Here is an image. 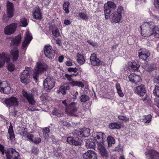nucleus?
<instances>
[{"instance_id": "obj_1", "label": "nucleus", "mask_w": 159, "mask_h": 159, "mask_svg": "<svg viewBox=\"0 0 159 159\" xmlns=\"http://www.w3.org/2000/svg\"><path fill=\"white\" fill-rule=\"evenodd\" d=\"M142 30L141 34L144 37H154L159 38V28L155 27L152 22H146L140 26Z\"/></svg>"}, {"instance_id": "obj_2", "label": "nucleus", "mask_w": 159, "mask_h": 159, "mask_svg": "<svg viewBox=\"0 0 159 159\" xmlns=\"http://www.w3.org/2000/svg\"><path fill=\"white\" fill-rule=\"evenodd\" d=\"M94 139L96 141L98 146V149L100 153L103 157L107 158L108 157V155L107 151L103 145L104 137L105 135L104 133L100 132L95 134Z\"/></svg>"}, {"instance_id": "obj_3", "label": "nucleus", "mask_w": 159, "mask_h": 159, "mask_svg": "<svg viewBox=\"0 0 159 159\" xmlns=\"http://www.w3.org/2000/svg\"><path fill=\"white\" fill-rule=\"evenodd\" d=\"M0 152L2 155L5 154L6 159H22L19 157L20 154L15 149L9 148L6 150L4 146L0 143Z\"/></svg>"}, {"instance_id": "obj_4", "label": "nucleus", "mask_w": 159, "mask_h": 159, "mask_svg": "<svg viewBox=\"0 0 159 159\" xmlns=\"http://www.w3.org/2000/svg\"><path fill=\"white\" fill-rule=\"evenodd\" d=\"M5 62L8 65V70L11 71H14L15 69V66L12 63L10 62V59L7 54L4 52L0 53V67L4 66Z\"/></svg>"}, {"instance_id": "obj_5", "label": "nucleus", "mask_w": 159, "mask_h": 159, "mask_svg": "<svg viewBox=\"0 0 159 159\" xmlns=\"http://www.w3.org/2000/svg\"><path fill=\"white\" fill-rule=\"evenodd\" d=\"M47 68V65L46 64L40 62H37L34 71L33 78L34 79L37 81L39 74L41 73L43 70H46Z\"/></svg>"}, {"instance_id": "obj_6", "label": "nucleus", "mask_w": 159, "mask_h": 159, "mask_svg": "<svg viewBox=\"0 0 159 159\" xmlns=\"http://www.w3.org/2000/svg\"><path fill=\"white\" fill-rule=\"evenodd\" d=\"M116 7V5L113 2L108 1L107 3L104 4V12L105 18L108 19L110 16L111 12L114 11Z\"/></svg>"}, {"instance_id": "obj_7", "label": "nucleus", "mask_w": 159, "mask_h": 159, "mask_svg": "<svg viewBox=\"0 0 159 159\" xmlns=\"http://www.w3.org/2000/svg\"><path fill=\"white\" fill-rule=\"evenodd\" d=\"M74 136L80 138L87 137L90 135V129L89 128H83L80 130L76 129L73 132Z\"/></svg>"}, {"instance_id": "obj_8", "label": "nucleus", "mask_w": 159, "mask_h": 159, "mask_svg": "<svg viewBox=\"0 0 159 159\" xmlns=\"http://www.w3.org/2000/svg\"><path fill=\"white\" fill-rule=\"evenodd\" d=\"M32 68L30 67H25V69L22 72L20 75L21 81L23 83L27 84L29 82L28 76L30 75V72Z\"/></svg>"}, {"instance_id": "obj_9", "label": "nucleus", "mask_w": 159, "mask_h": 159, "mask_svg": "<svg viewBox=\"0 0 159 159\" xmlns=\"http://www.w3.org/2000/svg\"><path fill=\"white\" fill-rule=\"evenodd\" d=\"M55 80L52 77H48L43 81L44 89L46 90L51 89L55 85Z\"/></svg>"}, {"instance_id": "obj_10", "label": "nucleus", "mask_w": 159, "mask_h": 159, "mask_svg": "<svg viewBox=\"0 0 159 159\" xmlns=\"http://www.w3.org/2000/svg\"><path fill=\"white\" fill-rule=\"evenodd\" d=\"M144 154L147 159H159V152L154 149L147 150Z\"/></svg>"}, {"instance_id": "obj_11", "label": "nucleus", "mask_w": 159, "mask_h": 159, "mask_svg": "<svg viewBox=\"0 0 159 159\" xmlns=\"http://www.w3.org/2000/svg\"><path fill=\"white\" fill-rule=\"evenodd\" d=\"M134 93L140 96H143L145 95L146 96V91L144 86L143 84H140L134 88Z\"/></svg>"}, {"instance_id": "obj_12", "label": "nucleus", "mask_w": 159, "mask_h": 159, "mask_svg": "<svg viewBox=\"0 0 159 159\" xmlns=\"http://www.w3.org/2000/svg\"><path fill=\"white\" fill-rule=\"evenodd\" d=\"M32 39V37L28 31L26 32L25 34V36L23 42L22 43V49L23 50H25L30 42Z\"/></svg>"}, {"instance_id": "obj_13", "label": "nucleus", "mask_w": 159, "mask_h": 159, "mask_svg": "<svg viewBox=\"0 0 159 159\" xmlns=\"http://www.w3.org/2000/svg\"><path fill=\"white\" fill-rule=\"evenodd\" d=\"M82 141L77 137H68L67 139V142L70 144L77 146L80 145L82 144Z\"/></svg>"}, {"instance_id": "obj_14", "label": "nucleus", "mask_w": 159, "mask_h": 159, "mask_svg": "<svg viewBox=\"0 0 159 159\" xmlns=\"http://www.w3.org/2000/svg\"><path fill=\"white\" fill-rule=\"evenodd\" d=\"M17 25V24L14 23L8 25L4 29L5 34L10 35L13 33L16 30Z\"/></svg>"}, {"instance_id": "obj_15", "label": "nucleus", "mask_w": 159, "mask_h": 159, "mask_svg": "<svg viewBox=\"0 0 159 159\" xmlns=\"http://www.w3.org/2000/svg\"><path fill=\"white\" fill-rule=\"evenodd\" d=\"M44 50L45 55L48 58L52 59L54 57L55 52L50 45H46L44 48Z\"/></svg>"}, {"instance_id": "obj_16", "label": "nucleus", "mask_w": 159, "mask_h": 159, "mask_svg": "<svg viewBox=\"0 0 159 159\" xmlns=\"http://www.w3.org/2000/svg\"><path fill=\"white\" fill-rule=\"evenodd\" d=\"M4 102L8 107H17L18 102L17 99L14 97H11L5 100Z\"/></svg>"}, {"instance_id": "obj_17", "label": "nucleus", "mask_w": 159, "mask_h": 159, "mask_svg": "<svg viewBox=\"0 0 159 159\" xmlns=\"http://www.w3.org/2000/svg\"><path fill=\"white\" fill-rule=\"evenodd\" d=\"M84 159H98L97 155L95 152L92 150H88L83 155Z\"/></svg>"}, {"instance_id": "obj_18", "label": "nucleus", "mask_w": 159, "mask_h": 159, "mask_svg": "<svg viewBox=\"0 0 159 159\" xmlns=\"http://www.w3.org/2000/svg\"><path fill=\"white\" fill-rule=\"evenodd\" d=\"M22 94L23 96L27 100L30 104L33 105L35 103L34 95L32 93H28L24 90H23Z\"/></svg>"}, {"instance_id": "obj_19", "label": "nucleus", "mask_w": 159, "mask_h": 159, "mask_svg": "<svg viewBox=\"0 0 159 159\" xmlns=\"http://www.w3.org/2000/svg\"><path fill=\"white\" fill-rule=\"evenodd\" d=\"M150 56V54L147 50L142 48L139 50L138 56L143 60H147Z\"/></svg>"}, {"instance_id": "obj_20", "label": "nucleus", "mask_w": 159, "mask_h": 159, "mask_svg": "<svg viewBox=\"0 0 159 159\" xmlns=\"http://www.w3.org/2000/svg\"><path fill=\"white\" fill-rule=\"evenodd\" d=\"M7 12L9 17H12L14 15V10L13 4L9 1L7 4Z\"/></svg>"}, {"instance_id": "obj_21", "label": "nucleus", "mask_w": 159, "mask_h": 159, "mask_svg": "<svg viewBox=\"0 0 159 159\" xmlns=\"http://www.w3.org/2000/svg\"><path fill=\"white\" fill-rule=\"evenodd\" d=\"M11 88L7 83L0 82V91L6 94H8L10 92Z\"/></svg>"}, {"instance_id": "obj_22", "label": "nucleus", "mask_w": 159, "mask_h": 159, "mask_svg": "<svg viewBox=\"0 0 159 159\" xmlns=\"http://www.w3.org/2000/svg\"><path fill=\"white\" fill-rule=\"evenodd\" d=\"M91 64L94 66H99L100 64V61L98 58L95 54H91L90 57Z\"/></svg>"}, {"instance_id": "obj_23", "label": "nucleus", "mask_w": 159, "mask_h": 159, "mask_svg": "<svg viewBox=\"0 0 159 159\" xmlns=\"http://www.w3.org/2000/svg\"><path fill=\"white\" fill-rule=\"evenodd\" d=\"M10 55L13 61H16L19 57L18 49L16 48L12 49L10 52Z\"/></svg>"}, {"instance_id": "obj_24", "label": "nucleus", "mask_w": 159, "mask_h": 159, "mask_svg": "<svg viewBox=\"0 0 159 159\" xmlns=\"http://www.w3.org/2000/svg\"><path fill=\"white\" fill-rule=\"evenodd\" d=\"M110 14V17L113 22L116 23L119 22L121 19V17L120 15L117 14L116 12H112Z\"/></svg>"}, {"instance_id": "obj_25", "label": "nucleus", "mask_w": 159, "mask_h": 159, "mask_svg": "<svg viewBox=\"0 0 159 159\" xmlns=\"http://www.w3.org/2000/svg\"><path fill=\"white\" fill-rule=\"evenodd\" d=\"M8 134L9 135V138L11 142L15 140V135L14 132L13 126L11 123L8 129Z\"/></svg>"}, {"instance_id": "obj_26", "label": "nucleus", "mask_w": 159, "mask_h": 159, "mask_svg": "<svg viewBox=\"0 0 159 159\" xmlns=\"http://www.w3.org/2000/svg\"><path fill=\"white\" fill-rule=\"evenodd\" d=\"M21 38V36L20 34L15 36L12 39L10 43L11 45H19L20 42Z\"/></svg>"}, {"instance_id": "obj_27", "label": "nucleus", "mask_w": 159, "mask_h": 159, "mask_svg": "<svg viewBox=\"0 0 159 159\" xmlns=\"http://www.w3.org/2000/svg\"><path fill=\"white\" fill-rule=\"evenodd\" d=\"M129 65V69L133 71L137 70L140 67V65L137 61L131 62Z\"/></svg>"}, {"instance_id": "obj_28", "label": "nucleus", "mask_w": 159, "mask_h": 159, "mask_svg": "<svg viewBox=\"0 0 159 159\" xmlns=\"http://www.w3.org/2000/svg\"><path fill=\"white\" fill-rule=\"evenodd\" d=\"M18 132L20 135L24 137L26 135L27 129L26 127L18 126Z\"/></svg>"}, {"instance_id": "obj_29", "label": "nucleus", "mask_w": 159, "mask_h": 159, "mask_svg": "<svg viewBox=\"0 0 159 159\" xmlns=\"http://www.w3.org/2000/svg\"><path fill=\"white\" fill-rule=\"evenodd\" d=\"M33 16L36 19L40 20L42 19V14L39 8L35 10L33 12Z\"/></svg>"}, {"instance_id": "obj_30", "label": "nucleus", "mask_w": 159, "mask_h": 159, "mask_svg": "<svg viewBox=\"0 0 159 159\" xmlns=\"http://www.w3.org/2000/svg\"><path fill=\"white\" fill-rule=\"evenodd\" d=\"M85 145L87 148H95V143L91 139H88L85 140Z\"/></svg>"}, {"instance_id": "obj_31", "label": "nucleus", "mask_w": 159, "mask_h": 159, "mask_svg": "<svg viewBox=\"0 0 159 159\" xmlns=\"http://www.w3.org/2000/svg\"><path fill=\"white\" fill-rule=\"evenodd\" d=\"M69 84L73 86H77L82 88L84 86V84L81 81H72L71 82H69Z\"/></svg>"}, {"instance_id": "obj_32", "label": "nucleus", "mask_w": 159, "mask_h": 159, "mask_svg": "<svg viewBox=\"0 0 159 159\" xmlns=\"http://www.w3.org/2000/svg\"><path fill=\"white\" fill-rule=\"evenodd\" d=\"M109 127L111 129H119L121 127V125L117 123H111L109 124Z\"/></svg>"}, {"instance_id": "obj_33", "label": "nucleus", "mask_w": 159, "mask_h": 159, "mask_svg": "<svg viewBox=\"0 0 159 159\" xmlns=\"http://www.w3.org/2000/svg\"><path fill=\"white\" fill-rule=\"evenodd\" d=\"M50 131V130L49 127H45L43 129V135L45 139H48L49 137L48 133H49Z\"/></svg>"}, {"instance_id": "obj_34", "label": "nucleus", "mask_w": 159, "mask_h": 159, "mask_svg": "<svg viewBox=\"0 0 159 159\" xmlns=\"http://www.w3.org/2000/svg\"><path fill=\"white\" fill-rule=\"evenodd\" d=\"M107 140L109 147H111L112 144H114L115 143V139L111 136H109L108 137Z\"/></svg>"}, {"instance_id": "obj_35", "label": "nucleus", "mask_w": 159, "mask_h": 159, "mask_svg": "<svg viewBox=\"0 0 159 159\" xmlns=\"http://www.w3.org/2000/svg\"><path fill=\"white\" fill-rule=\"evenodd\" d=\"M116 87L118 95L120 97H123L124 96V94L122 92L119 84L118 83H116Z\"/></svg>"}, {"instance_id": "obj_36", "label": "nucleus", "mask_w": 159, "mask_h": 159, "mask_svg": "<svg viewBox=\"0 0 159 159\" xmlns=\"http://www.w3.org/2000/svg\"><path fill=\"white\" fill-rule=\"evenodd\" d=\"M70 6V3L69 2H65L63 4V9L66 13L68 14L69 12V7Z\"/></svg>"}, {"instance_id": "obj_37", "label": "nucleus", "mask_w": 159, "mask_h": 159, "mask_svg": "<svg viewBox=\"0 0 159 159\" xmlns=\"http://www.w3.org/2000/svg\"><path fill=\"white\" fill-rule=\"evenodd\" d=\"M52 114L53 115L56 116L58 117H60L63 115V113L61 110H53Z\"/></svg>"}, {"instance_id": "obj_38", "label": "nucleus", "mask_w": 159, "mask_h": 159, "mask_svg": "<svg viewBox=\"0 0 159 159\" xmlns=\"http://www.w3.org/2000/svg\"><path fill=\"white\" fill-rule=\"evenodd\" d=\"M89 99V97L85 94L82 95L80 97V101L82 102H85Z\"/></svg>"}, {"instance_id": "obj_39", "label": "nucleus", "mask_w": 159, "mask_h": 159, "mask_svg": "<svg viewBox=\"0 0 159 159\" xmlns=\"http://www.w3.org/2000/svg\"><path fill=\"white\" fill-rule=\"evenodd\" d=\"M78 110H65V111L67 114L71 116H77L76 112Z\"/></svg>"}, {"instance_id": "obj_40", "label": "nucleus", "mask_w": 159, "mask_h": 159, "mask_svg": "<svg viewBox=\"0 0 159 159\" xmlns=\"http://www.w3.org/2000/svg\"><path fill=\"white\" fill-rule=\"evenodd\" d=\"M156 68L155 65L154 64H152L148 65L146 67V68L147 71L150 72L155 70Z\"/></svg>"}, {"instance_id": "obj_41", "label": "nucleus", "mask_w": 159, "mask_h": 159, "mask_svg": "<svg viewBox=\"0 0 159 159\" xmlns=\"http://www.w3.org/2000/svg\"><path fill=\"white\" fill-rule=\"evenodd\" d=\"M152 118V116L150 114L144 116V119L143 120V122L145 123H149L151 121Z\"/></svg>"}, {"instance_id": "obj_42", "label": "nucleus", "mask_w": 159, "mask_h": 159, "mask_svg": "<svg viewBox=\"0 0 159 159\" xmlns=\"http://www.w3.org/2000/svg\"><path fill=\"white\" fill-rule=\"evenodd\" d=\"M153 94L156 97L159 98V86L155 85V88L153 90Z\"/></svg>"}, {"instance_id": "obj_43", "label": "nucleus", "mask_w": 159, "mask_h": 159, "mask_svg": "<svg viewBox=\"0 0 159 159\" xmlns=\"http://www.w3.org/2000/svg\"><path fill=\"white\" fill-rule=\"evenodd\" d=\"M52 35L55 36V38H57L59 36H61L60 33L58 29L55 28L52 31Z\"/></svg>"}, {"instance_id": "obj_44", "label": "nucleus", "mask_w": 159, "mask_h": 159, "mask_svg": "<svg viewBox=\"0 0 159 159\" xmlns=\"http://www.w3.org/2000/svg\"><path fill=\"white\" fill-rule=\"evenodd\" d=\"M141 78L139 75H135V80L134 83L136 85H139L141 84Z\"/></svg>"}, {"instance_id": "obj_45", "label": "nucleus", "mask_w": 159, "mask_h": 159, "mask_svg": "<svg viewBox=\"0 0 159 159\" xmlns=\"http://www.w3.org/2000/svg\"><path fill=\"white\" fill-rule=\"evenodd\" d=\"M48 97V96L47 94L43 93L40 96V99L42 102H45L47 100Z\"/></svg>"}, {"instance_id": "obj_46", "label": "nucleus", "mask_w": 159, "mask_h": 159, "mask_svg": "<svg viewBox=\"0 0 159 159\" xmlns=\"http://www.w3.org/2000/svg\"><path fill=\"white\" fill-rule=\"evenodd\" d=\"M30 151L31 153L37 155L39 153V150L37 147L35 146H33L31 148Z\"/></svg>"}, {"instance_id": "obj_47", "label": "nucleus", "mask_w": 159, "mask_h": 159, "mask_svg": "<svg viewBox=\"0 0 159 159\" xmlns=\"http://www.w3.org/2000/svg\"><path fill=\"white\" fill-rule=\"evenodd\" d=\"M124 11L123 7L121 6H120L118 7L116 12H115L117 14L120 15V16L122 17V15L124 14Z\"/></svg>"}, {"instance_id": "obj_48", "label": "nucleus", "mask_w": 159, "mask_h": 159, "mask_svg": "<svg viewBox=\"0 0 159 159\" xmlns=\"http://www.w3.org/2000/svg\"><path fill=\"white\" fill-rule=\"evenodd\" d=\"M57 92L58 93H61L63 94H65L66 93V91L65 89V86H61Z\"/></svg>"}, {"instance_id": "obj_49", "label": "nucleus", "mask_w": 159, "mask_h": 159, "mask_svg": "<svg viewBox=\"0 0 159 159\" xmlns=\"http://www.w3.org/2000/svg\"><path fill=\"white\" fill-rule=\"evenodd\" d=\"M79 17L83 20H87L88 19V17L87 15L83 12H81L79 13Z\"/></svg>"}, {"instance_id": "obj_50", "label": "nucleus", "mask_w": 159, "mask_h": 159, "mask_svg": "<svg viewBox=\"0 0 159 159\" xmlns=\"http://www.w3.org/2000/svg\"><path fill=\"white\" fill-rule=\"evenodd\" d=\"M137 75L134 74H132L129 75L128 76L129 81L132 83H134V82L135 75Z\"/></svg>"}, {"instance_id": "obj_51", "label": "nucleus", "mask_w": 159, "mask_h": 159, "mask_svg": "<svg viewBox=\"0 0 159 159\" xmlns=\"http://www.w3.org/2000/svg\"><path fill=\"white\" fill-rule=\"evenodd\" d=\"M118 118L119 120H122L124 122H128L129 120V118L123 116H118Z\"/></svg>"}, {"instance_id": "obj_52", "label": "nucleus", "mask_w": 159, "mask_h": 159, "mask_svg": "<svg viewBox=\"0 0 159 159\" xmlns=\"http://www.w3.org/2000/svg\"><path fill=\"white\" fill-rule=\"evenodd\" d=\"M77 103L75 102H71L68 106L67 108L70 109H74L76 106Z\"/></svg>"}, {"instance_id": "obj_53", "label": "nucleus", "mask_w": 159, "mask_h": 159, "mask_svg": "<svg viewBox=\"0 0 159 159\" xmlns=\"http://www.w3.org/2000/svg\"><path fill=\"white\" fill-rule=\"evenodd\" d=\"M21 23L22 24V26L24 27H26L28 25L27 20L25 18H22L20 20Z\"/></svg>"}, {"instance_id": "obj_54", "label": "nucleus", "mask_w": 159, "mask_h": 159, "mask_svg": "<svg viewBox=\"0 0 159 159\" xmlns=\"http://www.w3.org/2000/svg\"><path fill=\"white\" fill-rule=\"evenodd\" d=\"M59 124L63 126H69L70 125V123H68L66 121L61 120L60 121Z\"/></svg>"}, {"instance_id": "obj_55", "label": "nucleus", "mask_w": 159, "mask_h": 159, "mask_svg": "<svg viewBox=\"0 0 159 159\" xmlns=\"http://www.w3.org/2000/svg\"><path fill=\"white\" fill-rule=\"evenodd\" d=\"M27 138L30 142H33L34 135L32 134H28L27 136Z\"/></svg>"}, {"instance_id": "obj_56", "label": "nucleus", "mask_w": 159, "mask_h": 159, "mask_svg": "<svg viewBox=\"0 0 159 159\" xmlns=\"http://www.w3.org/2000/svg\"><path fill=\"white\" fill-rule=\"evenodd\" d=\"M77 62L80 65H82L84 64L85 61L84 58H77Z\"/></svg>"}, {"instance_id": "obj_57", "label": "nucleus", "mask_w": 159, "mask_h": 159, "mask_svg": "<svg viewBox=\"0 0 159 159\" xmlns=\"http://www.w3.org/2000/svg\"><path fill=\"white\" fill-rule=\"evenodd\" d=\"M41 140L40 138H37L36 139H35V140L34 139L33 143L36 144H39L41 142Z\"/></svg>"}, {"instance_id": "obj_58", "label": "nucleus", "mask_w": 159, "mask_h": 159, "mask_svg": "<svg viewBox=\"0 0 159 159\" xmlns=\"http://www.w3.org/2000/svg\"><path fill=\"white\" fill-rule=\"evenodd\" d=\"M67 70L69 72L73 71L74 72H76L78 70V69L76 67L74 68L70 67L68 68Z\"/></svg>"}, {"instance_id": "obj_59", "label": "nucleus", "mask_w": 159, "mask_h": 159, "mask_svg": "<svg viewBox=\"0 0 159 159\" xmlns=\"http://www.w3.org/2000/svg\"><path fill=\"white\" fill-rule=\"evenodd\" d=\"M65 77L69 81H71L72 80L71 78L72 77H71V76H70V75L66 74L65 75Z\"/></svg>"}, {"instance_id": "obj_60", "label": "nucleus", "mask_w": 159, "mask_h": 159, "mask_svg": "<svg viewBox=\"0 0 159 159\" xmlns=\"http://www.w3.org/2000/svg\"><path fill=\"white\" fill-rule=\"evenodd\" d=\"M56 43L57 44H58L59 45V46H60L61 45V40L60 39H56Z\"/></svg>"}, {"instance_id": "obj_61", "label": "nucleus", "mask_w": 159, "mask_h": 159, "mask_svg": "<svg viewBox=\"0 0 159 159\" xmlns=\"http://www.w3.org/2000/svg\"><path fill=\"white\" fill-rule=\"evenodd\" d=\"M64 56H60L58 58V61L60 62H62L63 60Z\"/></svg>"}, {"instance_id": "obj_62", "label": "nucleus", "mask_w": 159, "mask_h": 159, "mask_svg": "<svg viewBox=\"0 0 159 159\" xmlns=\"http://www.w3.org/2000/svg\"><path fill=\"white\" fill-rule=\"evenodd\" d=\"M64 23L66 25H69L71 23V22L70 20H65L64 21Z\"/></svg>"}, {"instance_id": "obj_63", "label": "nucleus", "mask_w": 159, "mask_h": 159, "mask_svg": "<svg viewBox=\"0 0 159 159\" xmlns=\"http://www.w3.org/2000/svg\"><path fill=\"white\" fill-rule=\"evenodd\" d=\"M51 0H44V2L45 5H48L50 3Z\"/></svg>"}, {"instance_id": "obj_64", "label": "nucleus", "mask_w": 159, "mask_h": 159, "mask_svg": "<svg viewBox=\"0 0 159 159\" xmlns=\"http://www.w3.org/2000/svg\"><path fill=\"white\" fill-rule=\"evenodd\" d=\"M66 64L67 66H70L72 65V63L69 61H67L66 62Z\"/></svg>"}]
</instances>
